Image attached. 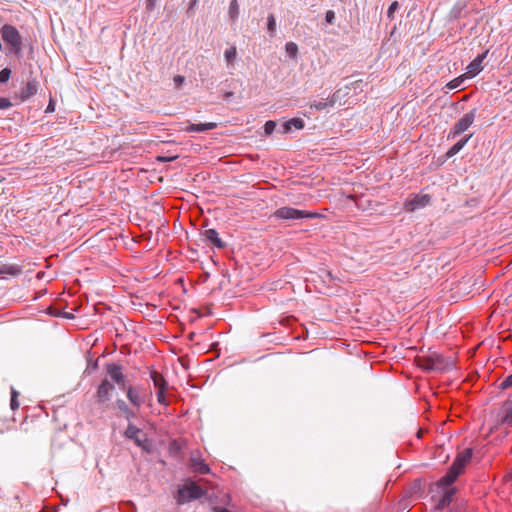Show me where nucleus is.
<instances>
[{
    "label": "nucleus",
    "mask_w": 512,
    "mask_h": 512,
    "mask_svg": "<svg viewBox=\"0 0 512 512\" xmlns=\"http://www.w3.org/2000/svg\"><path fill=\"white\" fill-rule=\"evenodd\" d=\"M267 28H268V31L270 32L271 36H273L275 33V30H276V20H275L274 15H272V14L269 15L267 18Z\"/></svg>",
    "instance_id": "nucleus-31"
},
{
    "label": "nucleus",
    "mask_w": 512,
    "mask_h": 512,
    "mask_svg": "<svg viewBox=\"0 0 512 512\" xmlns=\"http://www.w3.org/2000/svg\"><path fill=\"white\" fill-rule=\"evenodd\" d=\"M125 390L127 398L133 406L139 408L145 403V396L138 388L128 386Z\"/></svg>",
    "instance_id": "nucleus-12"
},
{
    "label": "nucleus",
    "mask_w": 512,
    "mask_h": 512,
    "mask_svg": "<svg viewBox=\"0 0 512 512\" xmlns=\"http://www.w3.org/2000/svg\"><path fill=\"white\" fill-rule=\"evenodd\" d=\"M115 386L107 378L98 386L96 391V401L99 404H107L112 399Z\"/></svg>",
    "instance_id": "nucleus-5"
},
{
    "label": "nucleus",
    "mask_w": 512,
    "mask_h": 512,
    "mask_svg": "<svg viewBox=\"0 0 512 512\" xmlns=\"http://www.w3.org/2000/svg\"><path fill=\"white\" fill-rule=\"evenodd\" d=\"M237 56V49L236 46H231L230 48L226 49L224 52L225 60L228 64L233 65L234 61Z\"/></svg>",
    "instance_id": "nucleus-26"
},
{
    "label": "nucleus",
    "mask_w": 512,
    "mask_h": 512,
    "mask_svg": "<svg viewBox=\"0 0 512 512\" xmlns=\"http://www.w3.org/2000/svg\"><path fill=\"white\" fill-rule=\"evenodd\" d=\"M304 128V121L300 118H292L282 125L283 133H289L292 129L300 130Z\"/></svg>",
    "instance_id": "nucleus-18"
},
{
    "label": "nucleus",
    "mask_w": 512,
    "mask_h": 512,
    "mask_svg": "<svg viewBox=\"0 0 512 512\" xmlns=\"http://www.w3.org/2000/svg\"><path fill=\"white\" fill-rule=\"evenodd\" d=\"M1 35L10 50L19 55L22 51V37L19 31L14 26L6 24L1 28Z\"/></svg>",
    "instance_id": "nucleus-2"
},
{
    "label": "nucleus",
    "mask_w": 512,
    "mask_h": 512,
    "mask_svg": "<svg viewBox=\"0 0 512 512\" xmlns=\"http://www.w3.org/2000/svg\"><path fill=\"white\" fill-rule=\"evenodd\" d=\"M203 236L207 241L212 243L217 248H223L224 243L220 239L218 232L215 229H207L204 231Z\"/></svg>",
    "instance_id": "nucleus-17"
},
{
    "label": "nucleus",
    "mask_w": 512,
    "mask_h": 512,
    "mask_svg": "<svg viewBox=\"0 0 512 512\" xmlns=\"http://www.w3.org/2000/svg\"><path fill=\"white\" fill-rule=\"evenodd\" d=\"M54 111V104L52 101H50L49 105L47 106L46 112H53Z\"/></svg>",
    "instance_id": "nucleus-42"
},
{
    "label": "nucleus",
    "mask_w": 512,
    "mask_h": 512,
    "mask_svg": "<svg viewBox=\"0 0 512 512\" xmlns=\"http://www.w3.org/2000/svg\"><path fill=\"white\" fill-rule=\"evenodd\" d=\"M476 118V110L473 109L466 113L453 127V129L449 132L448 138H455L456 136L465 132L475 121Z\"/></svg>",
    "instance_id": "nucleus-4"
},
{
    "label": "nucleus",
    "mask_w": 512,
    "mask_h": 512,
    "mask_svg": "<svg viewBox=\"0 0 512 512\" xmlns=\"http://www.w3.org/2000/svg\"><path fill=\"white\" fill-rule=\"evenodd\" d=\"M285 51L291 58H296L298 54V46L294 42H288L285 45Z\"/></svg>",
    "instance_id": "nucleus-28"
},
{
    "label": "nucleus",
    "mask_w": 512,
    "mask_h": 512,
    "mask_svg": "<svg viewBox=\"0 0 512 512\" xmlns=\"http://www.w3.org/2000/svg\"><path fill=\"white\" fill-rule=\"evenodd\" d=\"M167 387H162L157 391V400L160 404L166 405L165 391Z\"/></svg>",
    "instance_id": "nucleus-36"
},
{
    "label": "nucleus",
    "mask_w": 512,
    "mask_h": 512,
    "mask_svg": "<svg viewBox=\"0 0 512 512\" xmlns=\"http://www.w3.org/2000/svg\"><path fill=\"white\" fill-rule=\"evenodd\" d=\"M273 216L276 219L280 220H295V219H302V218H318L320 215L315 212H307L299 209H295L292 207H281L277 209Z\"/></svg>",
    "instance_id": "nucleus-3"
},
{
    "label": "nucleus",
    "mask_w": 512,
    "mask_h": 512,
    "mask_svg": "<svg viewBox=\"0 0 512 512\" xmlns=\"http://www.w3.org/2000/svg\"><path fill=\"white\" fill-rule=\"evenodd\" d=\"M185 78L183 76H180V75H176L174 77V82L177 86L181 85L183 82H184Z\"/></svg>",
    "instance_id": "nucleus-41"
},
{
    "label": "nucleus",
    "mask_w": 512,
    "mask_h": 512,
    "mask_svg": "<svg viewBox=\"0 0 512 512\" xmlns=\"http://www.w3.org/2000/svg\"><path fill=\"white\" fill-rule=\"evenodd\" d=\"M512 386V373L507 376L500 384L502 389H506Z\"/></svg>",
    "instance_id": "nucleus-38"
},
{
    "label": "nucleus",
    "mask_w": 512,
    "mask_h": 512,
    "mask_svg": "<svg viewBox=\"0 0 512 512\" xmlns=\"http://www.w3.org/2000/svg\"><path fill=\"white\" fill-rule=\"evenodd\" d=\"M472 134H469L465 136L463 139L456 142L447 152V156L451 157L455 154H457L465 145L466 143L471 139Z\"/></svg>",
    "instance_id": "nucleus-21"
},
{
    "label": "nucleus",
    "mask_w": 512,
    "mask_h": 512,
    "mask_svg": "<svg viewBox=\"0 0 512 512\" xmlns=\"http://www.w3.org/2000/svg\"><path fill=\"white\" fill-rule=\"evenodd\" d=\"M204 495L205 491L195 482L190 481L189 483L178 488L176 501L179 505H182L187 502L200 499Z\"/></svg>",
    "instance_id": "nucleus-1"
},
{
    "label": "nucleus",
    "mask_w": 512,
    "mask_h": 512,
    "mask_svg": "<svg viewBox=\"0 0 512 512\" xmlns=\"http://www.w3.org/2000/svg\"><path fill=\"white\" fill-rule=\"evenodd\" d=\"M3 433V431L0 429V434Z\"/></svg>",
    "instance_id": "nucleus-44"
},
{
    "label": "nucleus",
    "mask_w": 512,
    "mask_h": 512,
    "mask_svg": "<svg viewBox=\"0 0 512 512\" xmlns=\"http://www.w3.org/2000/svg\"><path fill=\"white\" fill-rule=\"evenodd\" d=\"M460 474H461V472L459 470H457L456 467H453L451 465L448 472L442 478H440V480L438 481V486H440V487L450 486L452 483L455 482V480L457 479V477Z\"/></svg>",
    "instance_id": "nucleus-15"
},
{
    "label": "nucleus",
    "mask_w": 512,
    "mask_h": 512,
    "mask_svg": "<svg viewBox=\"0 0 512 512\" xmlns=\"http://www.w3.org/2000/svg\"><path fill=\"white\" fill-rule=\"evenodd\" d=\"M453 495L454 489H449L445 491L442 497L438 500L437 504L435 505V510H442L446 506H448L453 499Z\"/></svg>",
    "instance_id": "nucleus-20"
},
{
    "label": "nucleus",
    "mask_w": 512,
    "mask_h": 512,
    "mask_svg": "<svg viewBox=\"0 0 512 512\" xmlns=\"http://www.w3.org/2000/svg\"><path fill=\"white\" fill-rule=\"evenodd\" d=\"M495 419L498 424L512 426V399L502 403L495 413Z\"/></svg>",
    "instance_id": "nucleus-6"
},
{
    "label": "nucleus",
    "mask_w": 512,
    "mask_h": 512,
    "mask_svg": "<svg viewBox=\"0 0 512 512\" xmlns=\"http://www.w3.org/2000/svg\"><path fill=\"white\" fill-rule=\"evenodd\" d=\"M398 7H399L398 2H397V1H393V2L390 4L389 8H388L387 16H388L389 18H393V14H394V12L398 9Z\"/></svg>",
    "instance_id": "nucleus-37"
},
{
    "label": "nucleus",
    "mask_w": 512,
    "mask_h": 512,
    "mask_svg": "<svg viewBox=\"0 0 512 512\" xmlns=\"http://www.w3.org/2000/svg\"><path fill=\"white\" fill-rule=\"evenodd\" d=\"M23 271V267L19 264L4 263L0 264V275H7L10 277H17Z\"/></svg>",
    "instance_id": "nucleus-14"
},
{
    "label": "nucleus",
    "mask_w": 512,
    "mask_h": 512,
    "mask_svg": "<svg viewBox=\"0 0 512 512\" xmlns=\"http://www.w3.org/2000/svg\"><path fill=\"white\" fill-rule=\"evenodd\" d=\"M106 372L110 379L115 382L120 389H126L125 375L123 373V367L120 364L108 363L106 364Z\"/></svg>",
    "instance_id": "nucleus-8"
},
{
    "label": "nucleus",
    "mask_w": 512,
    "mask_h": 512,
    "mask_svg": "<svg viewBox=\"0 0 512 512\" xmlns=\"http://www.w3.org/2000/svg\"><path fill=\"white\" fill-rule=\"evenodd\" d=\"M333 101L330 100V98L322 99L319 101H314L311 103L310 108L315 109L317 111H322L326 108L333 107Z\"/></svg>",
    "instance_id": "nucleus-23"
},
{
    "label": "nucleus",
    "mask_w": 512,
    "mask_h": 512,
    "mask_svg": "<svg viewBox=\"0 0 512 512\" xmlns=\"http://www.w3.org/2000/svg\"><path fill=\"white\" fill-rule=\"evenodd\" d=\"M17 397H18V392L15 389H12L11 401H10V406H11L12 410H16L19 408V402L17 400Z\"/></svg>",
    "instance_id": "nucleus-33"
},
{
    "label": "nucleus",
    "mask_w": 512,
    "mask_h": 512,
    "mask_svg": "<svg viewBox=\"0 0 512 512\" xmlns=\"http://www.w3.org/2000/svg\"><path fill=\"white\" fill-rule=\"evenodd\" d=\"M275 128H276V122H274L272 120L267 121L264 125L265 134H267V135L272 134L273 131L275 130Z\"/></svg>",
    "instance_id": "nucleus-34"
},
{
    "label": "nucleus",
    "mask_w": 512,
    "mask_h": 512,
    "mask_svg": "<svg viewBox=\"0 0 512 512\" xmlns=\"http://www.w3.org/2000/svg\"><path fill=\"white\" fill-rule=\"evenodd\" d=\"M150 377L154 383V386L157 388V389H161V386L162 387H167V383L165 381V379L163 378V376L156 372V371H151L150 373Z\"/></svg>",
    "instance_id": "nucleus-24"
},
{
    "label": "nucleus",
    "mask_w": 512,
    "mask_h": 512,
    "mask_svg": "<svg viewBox=\"0 0 512 512\" xmlns=\"http://www.w3.org/2000/svg\"><path fill=\"white\" fill-rule=\"evenodd\" d=\"M506 478L510 481H512V468H511V471L508 473V475L506 476Z\"/></svg>",
    "instance_id": "nucleus-43"
},
{
    "label": "nucleus",
    "mask_w": 512,
    "mask_h": 512,
    "mask_svg": "<svg viewBox=\"0 0 512 512\" xmlns=\"http://www.w3.org/2000/svg\"><path fill=\"white\" fill-rule=\"evenodd\" d=\"M11 106L12 103L8 98L0 97V109H8Z\"/></svg>",
    "instance_id": "nucleus-39"
},
{
    "label": "nucleus",
    "mask_w": 512,
    "mask_h": 512,
    "mask_svg": "<svg viewBox=\"0 0 512 512\" xmlns=\"http://www.w3.org/2000/svg\"><path fill=\"white\" fill-rule=\"evenodd\" d=\"M431 364H432V361H431V355L430 354L428 356L419 358V360H418L419 367H421L425 371H432L430 369V366H432Z\"/></svg>",
    "instance_id": "nucleus-29"
},
{
    "label": "nucleus",
    "mask_w": 512,
    "mask_h": 512,
    "mask_svg": "<svg viewBox=\"0 0 512 512\" xmlns=\"http://www.w3.org/2000/svg\"><path fill=\"white\" fill-rule=\"evenodd\" d=\"M192 468L199 474H208L210 472L209 466L200 459H192Z\"/></svg>",
    "instance_id": "nucleus-22"
},
{
    "label": "nucleus",
    "mask_w": 512,
    "mask_h": 512,
    "mask_svg": "<svg viewBox=\"0 0 512 512\" xmlns=\"http://www.w3.org/2000/svg\"><path fill=\"white\" fill-rule=\"evenodd\" d=\"M117 404H118L119 409L122 410L125 413L127 418L134 416L133 411H131L129 409V407L126 405V403L123 400H118Z\"/></svg>",
    "instance_id": "nucleus-32"
},
{
    "label": "nucleus",
    "mask_w": 512,
    "mask_h": 512,
    "mask_svg": "<svg viewBox=\"0 0 512 512\" xmlns=\"http://www.w3.org/2000/svg\"><path fill=\"white\" fill-rule=\"evenodd\" d=\"M430 200L431 198L428 194L414 195L404 203V209L407 212H414L426 207L430 203Z\"/></svg>",
    "instance_id": "nucleus-9"
},
{
    "label": "nucleus",
    "mask_w": 512,
    "mask_h": 512,
    "mask_svg": "<svg viewBox=\"0 0 512 512\" xmlns=\"http://www.w3.org/2000/svg\"><path fill=\"white\" fill-rule=\"evenodd\" d=\"M347 95L346 92H343L342 89L336 90L330 98L331 101H333V105L339 103L341 104L343 98Z\"/></svg>",
    "instance_id": "nucleus-30"
},
{
    "label": "nucleus",
    "mask_w": 512,
    "mask_h": 512,
    "mask_svg": "<svg viewBox=\"0 0 512 512\" xmlns=\"http://www.w3.org/2000/svg\"><path fill=\"white\" fill-rule=\"evenodd\" d=\"M11 76V70L8 68H4L0 71V83H5L9 80Z\"/></svg>",
    "instance_id": "nucleus-35"
},
{
    "label": "nucleus",
    "mask_w": 512,
    "mask_h": 512,
    "mask_svg": "<svg viewBox=\"0 0 512 512\" xmlns=\"http://www.w3.org/2000/svg\"><path fill=\"white\" fill-rule=\"evenodd\" d=\"M488 51H485L482 54H479L473 61H471L468 66L466 67V72L464 75L467 78H473L476 75H478L482 70L483 66L482 63L484 59L487 57Z\"/></svg>",
    "instance_id": "nucleus-10"
},
{
    "label": "nucleus",
    "mask_w": 512,
    "mask_h": 512,
    "mask_svg": "<svg viewBox=\"0 0 512 512\" xmlns=\"http://www.w3.org/2000/svg\"><path fill=\"white\" fill-rule=\"evenodd\" d=\"M472 456H473L472 448H466L465 450H463L461 453H459L456 456L452 466L456 467L457 470L462 472L464 467L466 466V464L470 462Z\"/></svg>",
    "instance_id": "nucleus-13"
},
{
    "label": "nucleus",
    "mask_w": 512,
    "mask_h": 512,
    "mask_svg": "<svg viewBox=\"0 0 512 512\" xmlns=\"http://www.w3.org/2000/svg\"><path fill=\"white\" fill-rule=\"evenodd\" d=\"M431 355L432 366L430 369L436 372H444L454 367V360L452 358L444 357L443 355L433 352Z\"/></svg>",
    "instance_id": "nucleus-7"
},
{
    "label": "nucleus",
    "mask_w": 512,
    "mask_h": 512,
    "mask_svg": "<svg viewBox=\"0 0 512 512\" xmlns=\"http://www.w3.org/2000/svg\"><path fill=\"white\" fill-rule=\"evenodd\" d=\"M125 436L129 439L134 440L135 444L138 447L145 448L144 442L147 441L146 437H144V434L142 433V430L136 427L133 424H129L126 431Z\"/></svg>",
    "instance_id": "nucleus-11"
},
{
    "label": "nucleus",
    "mask_w": 512,
    "mask_h": 512,
    "mask_svg": "<svg viewBox=\"0 0 512 512\" xmlns=\"http://www.w3.org/2000/svg\"><path fill=\"white\" fill-rule=\"evenodd\" d=\"M38 91V82L36 79L29 80L25 87L22 89L20 98L25 101L34 96Z\"/></svg>",
    "instance_id": "nucleus-16"
},
{
    "label": "nucleus",
    "mask_w": 512,
    "mask_h": 512,
    "mask_svg": "<svg viewBox=\"0 0 512 512\" xmlns=\"http://www.w3.org/2000/svg\"><path fill=\"white\" fill-rule=\"evenodd\" d=\"M467 77L463 74V75H460L459 77H456L454 78L453 80H451L450 82L447 83L446 87L449 89V90H454V89H457L459 88L463 81L466 79Z\"/></svg>",
    "instance_id": "nucleus-27"
},
{
    "label": "nucleus",
    "mask_w": 512,
    "mask_h": 512,
    "mask_svg": "<svg viewBox=\"0 0 512 512\" xmlns=\"http://www.w3.org/2000/svg\"><path fill=\"white\" fill-rule=\"evenodd\" d=\"M228 14L233 22L238 19L239 16V4L237 0H231L229 4Z\"/></svg>",
    "instance_id": "nucleus-25"
},
{
    "label": "nucleus",
    "mask_w": 512,
    "mask_h": 512,
    "mask_svg": "<svg viewBox=\"0 0 512 512\" xmlns=\"http://www.w3.org/2000/svg\"><path fill=\"white\" fill-rule=\"evenodd\" d=\"M217 127L215 122H206L200 124H190L185 130L187 132H205Z\"/></svg>",
    "instance_id": "nucleus-19"
},
{
    "label": "nucleus",
    "mask_w": 512,
    "mask_h": 512,
    "mask_svg": "<svg viewBox=\"0 0 512 512\" xmlns=\"http://www.w3.org/2000/svg\"><path fill=\"white\" fill-rule=\"evenodd\" d=\"M325 20L329 24H333L335 20V13L332 10H328L325 14Z\"/></svg>",
    "instance_id": "nucleus-40"
}]
</instances>
